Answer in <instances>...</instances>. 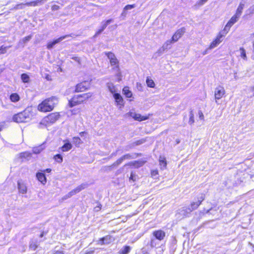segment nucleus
<instances>
[{"label":"nucleus","mask_w":254,"mask_h":254,"mask_svg":"<svg viewBox=\"0 0 254 254\" xmlns=\"http://www.w3.org/2000/svg\"><path fill=\"white\" fill-rule=\"evenodd\" d=\"M58 103V98L52 97L45 100L40 103L38 106V109L41 112H50L54 108Z\"/></svg>","instance_id":"f257e3e1"},{"label":"nucleus","mask_w":254,"mask_h":254,"mask_svg":"<svg viewBox=\"0 0 254 254\" xmlns=\"http://www.w3.org/2000/svg\"><path fill=\"white\" fill-rule=\"evenodd\" d=\"M33 115L31 109H26L22 112L18 113L13 116L12 120L16 123H25L29 121Z\"/></svg>","instance_id":"f03ea898"},{"label":"nucleus","mask_w":254,"mask_h":254,"mask_svg":"<svg viewBox=\"0 0 254 254\" xmlns=\"http://www.w3.org/2000/svg\"><path fill=\"white\" fill-rule=\"evenodd\" d=\"M92 96L91 92L86 93L82 94L75 95L69 101V104L70 107L80 104L87 101Z\"/></svg>","instance_id":"7ed1b4c3"},{"label":"nucleus","mask_w":254,"mask_h":254,"mask_svg":"<svg viewBox=\"0 0 254 254\" xmlns=\"http://www.w3.org/2000/svg\"><path fill=\"white\" fill-rule=\"evenodd\" d=\"M60 118L59 113L55 112L50 114L47 116L44 117L41 121L39 125V127L42 128V126L46 127L55 123Z\"/></svg>","instance_id":"20e7f679"},{"label":"nucleus","mask_w":254,"mask_h":254,"mask_svg":"<svg viewBox=\"0 0 254 254\" xmlns=\"http://www.w3.org/2000/svg\"><path fill=\"white\" fill-rule=\"evenodd\" d=\"M227 34L224 31L220 32L210 43L208 49L212 50L217 47L223 41V38Z\"/></svg>","instance_id":"39448f33"},{"label":"nucleus","mask_w":254,"mask_h":254,"mask_svg":"<svg viewBox=\"0 0 254 254\" xmlns=\"http://www.w3.org/2000/svg\"><path fill=\"white\" fill-rule=\"evenodd\" d=\"M127 116L130 117L134 120L137 121H145L149 119V115L148 116H142L141 114L131 111L126 114Z\"/></svg>","instance_id":"423d86ee"},{"label":"nucleus","mask_w":254,"mask_h":254,"mask_svg":"<svg viewBox=\"0 0 254 254\" xmlns=\"http://www.w3.org/2000/svg\"><path fill=\"white\" fill-rule=\"evenodd\" d=\"M87 187V185L85 184H81V185L78 186L75 189L72 190L70 192H69L67 194L65 195L63 197V199L65 200L67 198L71 197L72 196L76 194V193L80 192L82 190L84 189Z\"/></svg>","instance_id":"0eeeda50"},{"label":"nucleus","mask_w":254,"mask_h":254,"mask_svg":"<svg viewBox=\"0 0 254 254\" xmlns=\"http://www.w3.org/2000/svg\"><path fill=\"white\" fill-rule=\"evenodd\" d=\"M226 91L224 88L222 86H218L214 90V97L215 102H217V100L221 99L225 94Z\"/></svg>","instance_id":"6e6552de"},{"label":"nucleus","mask_w":254,"mask_h":254,"mask_svg":"<svg viewBox=\"0 0 254 254\" xmlns=\"http://www.w3.org/2000/svg\"><path fill=\"white\" fill-rule=\"evenodd\" d=\"M240 17V16L235 14L227 22L223 31L225 32L226 33H227L230 28L238 21Z\"/></svg>","instance_id":"1a4fd4ad"},{"label":"nucleus","mask_w":254,"mask_h":254,"mask_svg":"<svg viewBox=\"0 0 254 254\" xmlns=\"http://www.w3.org/2000/svg\"><path fill=\"white\" fill-rule=\"evenodd\" d=\"M90 87V84L87 81L82 82L76 85L75 91L76 92H83L88 89Z\"/></svg>","instance_id":"9d476101"},{"label":"nucleus","mask_w":254,"mask_h":254,"mask_svg":"<svg viewBox=\"0 0 254 254\" xmlns=\"http://www.w3.org/2000/svg\"><path fill=\"white\" fill-rule=\"evenodd\" d=\"M116 105L119 109L122 108L124 106V99L122 96L118 93L113 94Z\"/></svg>","instance_id":"9b49d317"},{"label":"nucleus","mask_w":254,"mask_h":254,"mask_svg":"<svg viewBox=\"0 0 254 254\" xmlns=\"http://www.w3.org/2000/svg\"><path fill=\"white\" fill-rule=\"evenodd\" d=\"M106 55L109 59L110 60L111 64L113 66H115L114 68H116L117 66L119 67L118 61L116 59L114 54L112 53L109 52L107 53Z\"/></svg>","instance_id":"f8f14e48"},{"label":"nucleus","mask_w":254,"mask_h":254,"mask_svg":"<svg viewBox=\"0 0 254 254\" xmlns=\"http://www.w3.org/2000/svg\"><path fill=\"white\" fill-rule=\"evenodd\" d=\"M185 33V29L181 28L178 30L176 33L173 35L172 40L173 42H177Z\"/></svg>","instance_id":"ddd939ff"},{"label":"nucleus","mask_w":254,"mask_h":254,"mask_svg":"<svg viewBox=\"0 0 254 254\" xmlns=\"http://www.w3.org/2000/svg\"><path fill=\"white\" fill-rule=\"evenodd\" d=\"M67 36H68L67 35L62 36V37H61L59 38L52 41V42H49L47 45V48L49 49L52 48L54 45H55L56 44L60 42L63 40Z\"/></svg>","instance_id":"4468645a"},{"label":"nucleus","mask_w":254,"mask_h":254,"mask_svg":"<svg viewBox=\"0 0 254 254\" xmlns=\"http://www.w3.org/2000/svg\"><path fill=\"white\" fill-rule=\"evenodd\" d=\"M153 236L159 240H162L165 236V233L162 230H157L153 232Z\"/></svg>","instance_id":"2eb2a0df"},{"label":"nucleus","mask_w":254,"mask_h":254,"mask_svg":"<svg viewBox=\"0 0 254 254\" xmlns=\"http://www.w3.org/2000/svg\"><path fill=\"white\" fill-rule=\"evenodd\" d=\"M204 199V196L202 195L200 198H198V200L195 202H192L191 204L190 207L191 209L190 211H192L194 209L197 208L198 206L201 204V202Z\"/></svg>","instance_id":"dca6fc26"},{"label":"nucleus","mask_w":254,"mask_h":254,"mask_svg":"<svg viewBox=\"0 0 254 254\" xmlns=\"http://www.w3.org/2000/svg\"><path fill=\"white\" fill-rule=\"evenodd\" d=\"M112 19H109L105 22H102V25L101 28L99 29L97 31L95 35H98L100 34L106 28V27L107 26V25H109L112 22Z\"/></svg>","instance_id":"f3484780"},{"label":"nucleus","mask_w":254,"mask_h":254,"mask_svg":"<svg viewBox=\"0 0 254 254\" xmlns=\"http://www.w3.org/2000/svg\"><path fill=\"white\" fill-rule=\"evenodd\" d=\"M107 87L109 90V91L113 94L117 93V89L116 86L111 82H109L107 83Z\"/></svg>","instance_id":"a211bd4d"},{"label":"nucleus","mask_w":254,"mask_h":254,"mask_svg":"<svg viewBox=\"0 0 254 254\" xmlns=\"http://www.w3.org/2000/svg\"><path fill=\"white\" fill-rule=\"evenodd\" d=\"M18 190L20 193L25 194L27 192V187L25 185L21 182L18 183Z\"/></svg>","instance_id":"6ab92c4d"},{"label":"nucleus","mask_w":254,"mask_h":254,"mask_svg":"<svg viewBox=\"0 0 254 254\" xmlns=\"http://www.w3.org/2000/svg\"><path fill=\"white\" fill-rule=\"evenodd\" d=\"M111 237L110 236H107L104 238H101L98 241V244L101 245L108 244L111 241Z\"/></svg>","instance_id":"aec40b11"},{"label":"nucleus","mask_w":254,"mask_h":254,"mask_svg":"<svg viewBox=\"0 0 254 254\" xmlns=\"http://www.w3.org/2000/svg\"><path fill=\"white\" fill-rule=\"evenodd\" d=\"M244 8V4L243 3L241 2L239 4V5L236 10L235 14H236L240 17L242 13Z\"/></svg>","instance_id":"412c9836"},{"label":"nucleus","mask_w":254,"mask_h":254,"mask_svg":"<svg viewBox=\"0 0 254 254\" xmlns=\"http://www.w3.org/2000/svg\"><path fill=\"white\" fill-rule=\"evenodd\" d=\"M10 100L12 102H17L20 100V97L17 93H12L10 96Z\"/></svg>","instance_id":"4be33fe9"},{"label":"nucleus","mask_w":254,"mask_h":254,"mask_svg":"<svg viewBox=\"0 0 254 254\" xmlns=\"http://www.w3.org/2000/svg\"><path fill=\"white\" fill-rule=\"evenodd\" d=\"M240 57L245 61L247 60V56L245 50L243 48H240L239 49Z\"/></svg>","instance_id":"5701e85b"},{"label":"nucleus","mask_w":254,"mask_h":254,"mask_svg":"<svg viewBox=\"0 0 254 254\" xmlns=\"http://www.w3.org/2000/svg\"><path fill=\"white\" fill-rule=\"evenodd\" d=\"M146 83L148 87L150 88H154L155 84L154 81L149 77H147L146 80Z\"/></svg>","instance_id":"b1692460"},{"label":"nucleus","mask_w":254,"mask_h":254,"mask_svg":"<svg viewBox=\"0 0 254 254\" xmlns=\"http://www.w3.org/2000/svg\"><path fill=\"white\" fill-rule=\"evenodd\" d=\"M146 162V161L140 160L134 161L133 162H132L131 164L133 166H134L135 167H139L140 166H142L144 163Z\"/></svg>","instance_id":"393cba45"},{"label":"nucleus","mask_w":254,"mask_h":254,"mask_svg":"<svg viewBox=\"0 0 254 254\" xmlns=\"http://www.w3.org/2000/svg\"><path fill=\"white\" fill-rule=\"evenodd\" d=\"M36 178L43 185L47 182L46 176H36Z\"/></svg>","instance_id":"a878e982"},{"label":"nucleus","mask_w":254,"mask_h":254,"mask_svg":"<svg viewBox=\"0 0 254 254\" xmlns=\"http://www.w3.org/2000/svg\"><path fill=\"white\" fill-rule=\"evenodd\" d=\"M113 69L116 71V76L118 79V81H121L122 79V78H121L122 75H121V72H120L119 67L117 66L116 68H113Z\"/></svg>","instance_id":"bb28decb"},{"label":"nucleus","mask_w":254,"mask_h":254,"mask_svg":"<svg viewBox=\"0 0 254 254\" xmlns=\"http://www.w3.org/2000/svg\"><path fill=\"white\" fill-rule=\"evenodd\" d=\"M130 251V247L129 246H125L120 251L121 254H127Z\"/></svg>","instance_id":"cd10ccee"},{"label":"nucleus","mask_w":254,"mask_h":254,"mask_svg":"<svg viewBox=\"0 0 254 254\" xmlns=\"http://www.w3.org/2000/svg\"><path fill=\"white\" fill-rule=\"evenodd\" d=\"M124 94L127 98H130L132 96L131 92L127 87H125L123 90Z\"/></svg>","instance_id":"c85d7f7f"},{"label":"nucleus","mask_w":254,"mask_h":254,"mask_svg":"<svg viewBox=\"0 0 254 254\" xmlns=\"http://www.w3.org/2000/svg\"><path fill=\"white\" fill-rule=\"evenodd\" d=\"M135 7V4H128V5H127L124 8V10H123V12L122 13V15H126V11H127V10H130L133 8H134Z\"/></svg>","instance_id":"c756f323"},{"label":"nucleus","mask_w":254,"mask_h":254,"mask_svg":"<svg viewBox=\"0 0 254 254\" xmlns=\"http://www.w3.org/2000/svg\"><path fill=\"white\" fill-rule=\"evenodd\" d=\"M160 165L162 168H164L166 166L167 163L166 159L164 157H160L159 158Z\"/></svg>","instance_id":"7c9ffc66"},{"label":"nucleus","mask_w":254,"mask_h":254,"mask_svg":"<svg viewBox=\"0 0 254 254\" xmlns=\"http://www.w3.org/2000/svg\"><path fill=\"white\" fill-rule=\"evenodd\" d=\"M130 157V156L129 154H126V155L123 156V157H122L121 158H120L119 159H118L117 161V162H116L117 165H119L120 164H121L122 163V162L124 160L129 159Z\"/></svg>","instance_id":"2f4dec72"},{"label":"nucleus","mask_w":254,"mask_h":254,"mask_svg":"<svg viewBox=\"0 0 254 254\" xmlns=\"http://www.w3.org/2000/svg\"><path fill=\"white\" fill-rule=\"evenodd\" d=\"M72 147V145L69 143H65L63 146H62V150L63 151H67L69 150H70Z\"/></svg>","instance_id":"473e14b6"},{"label":"nucleus","mask_w":254,"mask_h":254,"mask_svg":"<svg viewBox=\"0 0 254 254\" xmlns=\"http://www.w3.org/2000/svg\"><path fill=\"white\" fill-rule=\"evenodd\" d=\"M21 78L22 81L24 83H27L29 82V76L25 73L22 74L21 76Z\"/></svg>","instance_id":"72a5a7b5"},{"label":"nucleus","mask_w":254,"mask_h":254,"mask_svg":"<svg viewBox=\"0 0 254 254\" xmlns=\"http://www.w3.org/2000/svg\"><path fill=\"white\" fill-rule=\"evenodd\" d=\"M172 40L167 41L163 45L162 48L164 49H167L170 48L171 44L173 43Z\"/></svg>","instance_id":"f704fd0d"},{"label":"nucleus","mask_w":254,"mask_h":254,"mask_svg":"<svg viewBox=\"0 0 254 254\" xmlns=\"http://www.w3.org/2000/svg\"><path fill=\"white\" fill-rule=\"evenodd\" d=\"M194 122V115L192 111H190V118L189 121V124L190 125H192Z\"/></svg>","instance_id":"c9c22d12"},{"label":"nucleus","mask_w":254,"mask_h":254,"mask_svg":"<svg viewBox=\"0 0 254 254\" xmlns=\"http://www.w3.org/2000/svg\"><path fill=\"white\" fill-rule=\"evenodd\" d=\"M52 170L51 169H47L46 170H41V172H39L36 173V175H45L46 173H51Z\"/></svg>","instance_id":"e433bc0d"},{"label":"nucleus","mask_w":254,"mask_h":254,"mask_svg":"<svg viewBox=\"0 0 254 254\" xmlns=\"http://www.w3.org/2000/svg\"><path fill=\"white\" fill-rule=\"evenodd\" d=\"M31 153L26 152L21 153L20 156L22 158H24L28 160L31 157Z\"/></svg>","instance_id":"4c0bfd02"},{"label":"nucleus","mask_w":254,"mask_h":254,"mask_svg":"<svg viewBox=\"0 0 254 254\" xmlns=\"http://www.w3.org/2000/svg\"><path fill=\"white\" fill-rule=\"evenodd\" d=\"M43 148L42 146H39L36 148H34L33 150V153L35 154H39L40 153L42 150Z\"/></svg>","instance_id":"58836bf2"},{"label":"nucleus","mask_w":254,"mask_h":254,"mask_svg":"<svg viewBox=\"0 0 254 254\" xmlns=\"http://www.w3.org/2000/svg\"><path fill=\"white\" fill-rule=\"evenodd\" d=\"M54 158L55 160L59 163H61L63 161L62 156L60 154H57L56 156H55Z\"/></svg>","instance_id":"ea45409f"},{"label":"nucleus","mask_w":254,"mask_h":254,"mask_svg":"<svg viewBox=\"0 0 254 254\" xmlns=\"http://www.w3.org/2000/svg\"><path fill=\"white\" fill-rule=\"evenodd\" d=\"M8 48H9V47L1 46L0 47V55L5 53Z\"/></svg>","instance_id":"a19ab883"},{"label":"nucleus","mask_w":254,"mask_h":254,"mask_svg":"<svg viewBox=\"0 0 254 254\" xmlns=\"http://www.w3.org/2000/svg\"><path fill=\"white\" fill-rule=\"evenodd\" d=\"M73 142L76 144H80L81 143V139L78 137H74L73 138Z\"/></svg>","instance_id":"79ce46f5"},{"label":"nucleus","mask_w":254,"mask_h":254,"mask_svg":"<svg viewBox=\"0 0 254 254\" xmlns=\"http://www.w3.org/2000/svg\"><path fill=\"white\" fill-rule=\"evenodd\" d=\"M198 118L200 120H204V117L203 114L201 111L199 110L198 111Z\"/></svg>","instance_id":"37998d69"},{"label":"nucleus","mask_w":254,"mask_h":254,"mask_svg":"<svg viewBox=\"0 0 254 254\" xmlns=\"http://www.w3.org/2000/svg\"><path fill=\"white\" fill-rule=\"evenodd\" d=\"M31 39V36H28L27 37L23 38L22 40V41L23 42V43H25L29 41Z\"/></svg>","instance_id":"c03bdc74"},{"label":"nucleus","mask_w":254,"mask_h":254,"mask_svg":"<svg viewBox=\"0 0 254 254\" xmlns=\"http://www.w3.org/2000/svg\"><path fill=\"white\" fill-rule=\"evenodd\" d=\"M135 176L131 175L129 178V181L130 183H132L135 181Z\"/></svg>","instance_id":"a18cd8bd"},{"label":"nucleus","mask_w":254,"mask_h":254,"mask_svg":"<svg viewBox=\"0 0 254 254\" xmlns=\"http://www.w3.org/2000/svg\"><path fill=\"white\" fill-rule=\"evenodd\" d=\"M145 141V139H141V140H138V141H137L136 144L137 145H139V144H142Z\"/></svg>","instance_id":"49530a36"},{"label":"nucleus","mask_w":254,"mask_h":254,"mask_svg":"<svg viewBox=\"0 0 254 254\" xmlns=\"http://www.w3.org/2000/svg\"><path fill=\"white\" fill-rule=\"evenodd\" d=\"M53 254H64L63 251H57L53 253Z\"/></svg>","instance_id":"de8ad7c7"},{"label":"nucleus","mask_w":254,"mask_h":254,"mask_svg":"<svg viewBox=\"0 0 254 254\" xmlns=\"http://www.w3.org/2000/svg\"><path fill=\"white\" fill-rule=\"evenodd\" d=\"M30 247L31 249H33V250H35L37 247L35 245L33 244H31Z\"/></svg>","instance_id":"09e8293b"},{"label":"nucleus","mask_w":254,"mask_h":254,"mask_svg":"<svg viewBox=\"0 0 254 254\" xmlns=\"http://www.w3.org/2000/svg\"><path fill=\"white\" fill-rule=\"evenodd\" d=\"M234 79L235 80H237L238 79V76L236 72L234 73Z\"/></svg>","instance_id":"8fccbe9b"},{"label":"nucleus","mask_w":254,"mask_h":254,"mask_svg":"<svg viewBox=\"0 0 254 254\" xmlns=\"http://www.w3.org/2000/svg\"><path fill=\"white\" fill-rule=\"evenodd\" d=\"M26 4L28 5H35V2H32L31 3H27Z\"/></svg>","instance_id":"3c124183"},{"label":"nucleus","mask_w":254,"mask_h":254,"mask_svg":"<svg viewBox=\"0 0 254 254\" xmlns=\"http://www.w3.org/2000/svg\"><path fill=\"white\" fill-rule=\"evenodd\" d=\"M204 3L203 2H202V1H201V0H199L198 1V4L199 5H203Z\"/></svg>","instance_id":"603ef678"},{"label":"nucleus","mask_w":254,"mask_h":254,"mask_svg":"<svg viewBox=\"0 0 254 254\" xmlns=\"http://www.w3.org/2000/svg\"><path fill=\"white\" fill-rule=\"evenodd\" d=\"M208 50H209V49H208V48H207L206 50H205L203 52V55H205L207 54L208 53Z\"/></svg>","instance_id":"864d4df0"},{"label":"nucleus","mask_w":254,"mask_h":254,"mask_svg":"<svg viewBox=\"0 0 254 254\" xmlns=\"http://www.w3.org/2000/svg\"><path fill=\"white\" fill-rule=\"evenodd\" d=\"M46 79H47L48 80H51V78H50V76L49 75H47V76H46Z\"/></svg>","instance_id":"5fc2aeb1"},{"label":"nucleus","mask_w":254,"mask_h":254,"mask_svg":"<svg viewBox=\"0 0 254 254\" xmlns=\"http://www.w3.org/2000/svg\"><path fill=\"white\" fill-rule=\"evenodd\" d=\"M3 128V125L2 124L0 123V131Z\"/></svg>","instance_id":"6e6d98bb"},{"label":"nucleus","mask_w":254,"mask_h":254,"mask_svg":"<svg viewBox=\"0 0 254 254\" xmlns=\"http://www.w3.org/2000/svg\"><path fill=\"white\" fill-rule=\"evenodd\" d=\"M84 133H85V132H81L80 133V135L81 136H82Z\"/></svg>","instance_id":"4d7b16f0"},{"label":"nucleus","mask_w":254,"mask_h":254,"mask_svg":"<svg viewBox=\"0 0 254 254\" xmlns=\"http://www.w3.org/2000/svg\"><path fill=\"white\" fill-rule=\"evenodd\" d=\"M252 91L254 95V85L252 87Z\"/></svg>","instance_id":"13d9d810"},{"label":"nucleus","mask_w":254,"mask_h":254,"mask_svg":"<svg viewBox=\"0 0 254 254\" xmlns=\"http://www.w3.org/2000/svg\"><path fill=\"white\" fill-rule=\"evenodd\" d=\"M203 3H205L208 0H201Z\"/></svg>","instance_id":"bf43d9fd"},{"label":"nucleus","mask_w":254,"mask_h":254,"mask_svg":"<svg viewBox=\"0 0 254 254\" xmlns=\"http://www.w3.org/2000/svg\"><path fill=\"white\" fill-rule=\"evenodd\" d=\"M253 122L254 123V119H253Z\"/></svg>","instance_id":"052dcab7"},{"label":"nucleus","mask_w":254,"mask_h":254,"mask_svg":"<svg viewBox=\"0 0 254 254\" xmlns=\"http://www.w3.org/2000/svg\"><path fill=\"white\" fill-rule=\"evenodd\" d=\"M18 6H19V5H17V8H19Z\"/></svg>","instance_id":"680f3d73"}]
</instances>
